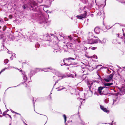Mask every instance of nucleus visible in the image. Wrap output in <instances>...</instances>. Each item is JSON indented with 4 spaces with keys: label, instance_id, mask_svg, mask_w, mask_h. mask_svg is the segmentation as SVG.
<instances>
[{
    "label": "nucleus",
    "instance_id": "obj_35",
    "mask_svg": "<svg viewBox=\"0 0 125 125\" xmlns=\"http://www.w3.org/2000/svg\"><path fill=\"white\" fill-rule=\"evenodd\" d=\"M92 57L93 58H95L96 59H97V56L95 55H94L93 56H92Z\"/></svg>",
    "mask_w": 125,
    "mask_h": 125
},
{
    "label": "nucleus",
    "instance_id": "obj_39",
    "mask_svg": "<svg viewBox=\"0 0 125 125\" xmlns=\"http://www.w3.org/2000/svg\"><path fill=\"white\" fill-rule=\"evenodd\" d=\"M70 46L71 47H73V44L71 43H70V44H69Z\"/></svg>",
    "mask_w": 125,
    "mask_h": 125
},
{
    "label": "nucleus",
    "instance_id": "obj_9",
    "mask_svg": "<svg viewBox=\"0 0 125 125\" xmlns=\"http://www.w3.org/2000/svg\"><path fill=\"white\" fill-rule=\"evenodd\" d=\"M20 71H21L22 72V75L23 78V80H24V83H25L27 79L26 75L24 72H22V70H20Z\"/></svg>",
    "mask_w": 125,
    "mask_h": 125
},
{
    "label": "nucleus",
    "instance_id": "obj_36",
    "mask_svg": "<svg viewBox=\"0 0 125 125\" xmlns=\"http://www.w3.org/2000/svg\"><path fill=\"white\" fill-rule=\"evenodd\" d=\"M61 66H62L63 65H65L66 66H68V64H67L66 63H65L63 64H61Z\"/></svg>",
    "mask_w": 125,
    "mask_h": 125
},
{
    "label": "nucleus",
    "instance_id": "obj_61",
    "mask_svg": "<svg viewBox=\"0 0 125 125\" xmlns=\"http://www.w3.org/2000/svg\"><path fill=\"white\" fill-rule=\"evenodd\" d=\"M1 26H0V29H1Z\"/></svg>",
    "mask_w": 125,
    "mask_h": 125
},
{
    "label": "nucleus",
    "instance_id": "obj_62",
    "mask_svg": "<svg viewBox=\"0 0 125 125\" xmlns=\"http://www.w3.org/2000/svg\"><path fill=\"white\" fill-rule=\"evenodd\" d=\"M118 42V43H119H119H120V42Z\"/></svg>",
    "mask_w": 125,
    "mask_h": 125
},
{
    "label": "nucleus",
    "instance_id": "obj_40",
    "mask_svg": "<svg viewBox=\"0 0 125 125\" xmlns=\"http://www.w3.org/2000/svg\"><path fill=\"white\" fill-rule=\"evenodd\" d=\"M116 41L115 40L114 41V42H113V44H116L117 43V42H114V41Z\"/></svg>",
    "mask_w": 125,
    "mask_h": 125
},
{
    "label": "nucleus",
    "instance_id": "obj_30",
    "mask_svg": "<svg viewBox=\"0 0 125 125\" xmlns=\"http://www.w3.org/2000/svg\"><path fill=\"white\" fill-rule=\"evenodd\" d=\"M85 65L83 64V65H82V66L81 68H82V69H83V70H85L86 69L85 68Z\"/></svg>",
    "mask_w": 125,
    "mask_h": 125
},
{
    "label": "nucleus",
    "instance_id": "obj_46",
    "mask_svg": "<svg viewBox=\"0 0 125 125\" xmlns=\"http://www.w3.org/2000/svg\"><path fill=\"white\" fill-rule=\"evenodd\" d=\"M77 41L79 43H80V40H77Z\"/></svg>",
    "mask_w": 125,
    "mask_h": 125
},
{
    "label": "nucleus",
    "instance_id": "obj_56",
    "mask_svg": "<svg viewBox=\"0 0 125 125\" xmlns=\"http://www.w3.org/2000/svg\"><path fill=\"white\" fill-rule=\"evenodd\" d=\"M5 117H6V118H8V117H9L8 116H7V115H6V116H5Z\"/></svg>",
    "mask_w": 125,
    "mask_h": 125
},
{
    "label": "nucleus",
    "instance_id": "obj_12",
    "mask_svg": "<svg viewBox=\"0 0 125 125\" xmlns=\"http://www.w3.org/2000/svg\"><path fill=\"white\" fill-rule=\"evenodd\" d=\"M40 69H39V68H36L34 70H31V73L32 75V76L33 75H34L35 73H36L39 71H40Z\"/></svg>",
    "mask_w": 125,
    "mask_h": 125
},
{
    "label": "nucleus",
    "instance_id": "obj_64",
    "mask_svg": "<svg viewBox=\"0 0 125 125\" xmlns=\"http://www.w3.org/2000/svg\"><path fill=\"white\" fill-rule=\"evenodd\" d=\"M11 125V123L10 124H9V125Z\"/></svg>",
    "mask_w": 125,
    "mask_h": 125
},
{
    "label": "nucleus",
    "instance_id": "obj_38",
    "mask_svg": "<svg viewBox=\"0 0 125 125\" xmlns=\"http://www.w3.org/2000/svg\"><path fill=\"white\" fill-rule=\"evenodd\" d=\"M65 87H63V88H62V89H58L57 90V91H61V90H62V89H65Z\"/></svg>",
    "mask_w": 125,
    "mask_h": 125
},
{
    "label": "nucleus",
    "instance_id": "obj_26",
    "mask_svg": "<svg viewBox=\"0 0 125 125\" xmlns=\"http://www.w3.org/2000/svg\"><path fill=\"white\" fill-rule=\"evenodd\" d=\"M9 62V60L7 59H5L4 61V62L5 63L7 64Z\"/></svg>",
    "mask_w": 125,
    "mask_h": 125
},
{
    "label": "nucleus",
    "instance_id": "obj_50",
    "mask_svg": "<svg viewBox=\"0 0 125 125\" xmlns=\"http://www.w3.org/2000/svg\"><path fill=\"white\" fill-rule=\"evenodd\" d=\"M11 112L13 113H15V112H15L13 111V110L12 111V112Z\"/></svg>",
    "mask_w": 125,
    "mask_h": 125
},
{
    "label": "nucleus",
    "instance_id": "obj_11",
    "mask_svg": "<svg viewBox=\"0 0 125 125\" xmlns=\"http://www.w3.org/2000/svg\"><path fill=\"white\" fill-rule=\"evenodd\" d=\"M100 107L101 109L104 112L108 113L109 112V111L107 109L105 108L104 106H102L101 105H100Z\"/></svg>",
    "mask_w": 125,
    "mask_h": 125
},
{
    "label": "nucleus",
    "instance_id": "obj_20",
    "mask_svg": "<svg viewBox=\"0 0 125 125\" xmlns=\"http://www.w3.org/2000/svg\"><path fill=\"white\" fill-rule=\"evenodd\" d=\"M75 59L73 58H71V57H69L68 58H64L63 60V62H64V61L65 60H74Z\"/></svg>",
    "mask_w": 125,
    "mask_h": 125
},
{
    "label": "nucleus",
    "instance_id": "obj_63",
    "mask_svg": "<svg viewBox=\"0 0 125 125\" xmlns=\"http://www.w3.org/2000/svg\"><path fill=\"white\" fill-rule=\"evenodd\" d=\"M10 111H11V112H12V111L11 109H10Z\"/></svg>",
    "mask_w": 125,
    "mask_h": 125
},
{
    "label": "nucleus",
    "instance_id": "obj_23",
    "mask_svg": "<svg viewBox=\"0 0 125 125\" xmlns=\"http://www.w3.org/2000/svg\"><path fill=\"white\" fill-rule=\"evenodd\" d=\"M116 37H117L118 38H119L120 39H123L124 38V37L120 36L119 34H116Z\"/></svg>",
    "mask_w": 125,
    "mask_h": 125
},
{
    "label": "nucleus",
    "instance_id": "obj_1",
    "mask_svg": "<svg viewBox=\"0 0 125 125\" xmlns=\"http://www.w3.org/2000/svg\"><path fill=\"white\" fill-rule=\"evenodd\" d=\"M27 4H24L22 6V8L24 10H27L28 8H32L33 11L37 12L38 13L37 14H41L39 9L38 7L37 4L32 0H27Z\"/></svg>",
    "mask_w": 125,
    "mask_h": 125
},
{
    "label": "nucleus",
    "instance_id": "obj_54",
    "mask_svg": "<svg viewBox=\"0 0 125 125\" xmlns=\"http://www.w3.org/2000/svg\"><path fill=\"white\" fill-rule=\"evenodd\" d=\"M23 123L26 125H27V124H26L24 122V121H23Z\"/></svg>",
    "mask_w": 125,
    "mask_h": 125
},
{
    "label": "nucleus",
    "instance_id": "obj_15",
    "mask_svg": "<svg viewBox=\"0 0 125 125\" xmlns=\"http://www.w3.org/2000/svg\"><path fill=\"white\" fill-rule=\"evenodd\" d=\"M41 69L40 70H41V71H43L45 72H47L49 71L48 70V69L52 70V68L51 67H50L48 68H43L42 69Z\"/></svg>",
    "mask_w": 125,
    "mask_h": 125
},
{
    "label": "nucleus",
    "instance_id": "obj_14",
    "mask_svg": "<svg viewBox=\"0 0 125 125\" xmlns=\"http://www.w3.org/2000/svg\"><path fill=\"white\" fill-rule=\"evenodd\" d=\"M100 29L98 27H96L94 29V31L97 34H98L100 32Z\"/></svg>",
    "mask_w": 125,
    "mask_h": 125
},
{
    "label": "nucleus",
    "instance_id": "obj_6",
    "mask_svg": "<svg viewBox=\"0 0 125 125\" xmlns=\"http://www.w3.org/2000/svg\"><path fill=\"white\" fill-rule=\"evenodd\" d=\"M40 3H41L43 1L45 2L48 5L47 6L48 7H50L51 4L52 2L54 0H37Z\"/></svg>",
    "mask_w": 125,
    "mask_h": 125
},
{
    "label": "nucleus",
    "instance_id": "obj_18",
    "mask_svg": "<svg viewBox=\"0 0 125 125\" xmlns=\"http://www.w3.org/2000/svg\"><path fill=\"white\" fill-rule=\"evenodd\" d=\"M98 39H97L98 40V41H99V42H100V43L101 44L104 43L106 42V40L105 39H103L102 41H100L99 40L98 38Z\"/></svg>",
    "mask_w": 125,
    "mask_h": 125
},
{
    "label": "nucleus",
    "instance_id": "obj_59",
    "mask_svg": "<svg viewBox=\"0 0 125 125\" xmlns=\"http://www.w3.org/2000/svg\"><path fill=\"white\" fill-rule=\"evenodd\" d=\"M10 58L12 60L13 59V58H12L11 57H10Z\"/></svg>",
    "mask_w": 125,
    "mask_h": 125
},
{
    "label": "nucleus",
    "instance_id": "obj_32",
    "mask_svg": "<svg viewBox=\"0 0 125 125\" xmlns=\"http://www.w3.org/2000/svg\"><path fill=\"white\" fill-rule=\"evenodd\" d=\"M9 68L8 67V68H4L2 69V70H1L0 71V72L2 73V72H4L5 70H6L8 69Z\"/></svg>",
    "mask_w": 125,
    "mask_h": 125
},
{
    "label": "nucleus",
    "instance_id": "obj_22",
    "mask_svg": "<svg viewBox=\"0 0 125 125\" xmlns=\"http://www.w3.org/2000/svg\"><path fill=\"white\" fill-rule=\"evenodd\" d=\"M40 46V44L37 42L36 43L35 45V47L36 48H39Z\"/></svg>",
    "mask_w": 125,
    "mask_h": 125
},
{
    "label": "nucleus",
    "instance_id": "obj_24",
    "mask_svg": "<svg viewBox=\"0 0 125 125\" xmlns=\"http://www.w3.org/2000/svg\"><path fill=\"white\" fill-rule=\"evenodd\" d=\"M34 37L35 38V39L36 40H37L38 41H39V40H40V38H37V37H38L37 36V35H34ZM39 41V42H40V41Z\"/></svg>",
    "mask_w": 125,
    "mask_h": 125
},
{
    "label": "nucleus",
    "instance_id": "obj_53",
    "mask_svg": "<svg viewBox=\"0 0 125 125\" xmlns=\"http://www.w3.org/2000/svg\"><path fill=\"white\" fill-rule=\"evenodd\" d=\"M55 76H53V79H54V80H55Z\"/></svg>",
    "mask_w": 125,
    "mask_h": 125
},
{
    "label": "nucleus",
    "instance_id": "obj_33",
    "mask_svg": "<svg viewBox=\"0 0 125 125\" xmlns=\"http://www.w3.org/2000/svg\"><path fill=\"white\" fill-rule=\"evenodd\" d=\"M7 27L5 25L4 26L3 28V31H4L6 29Z\"/></svg>",
    "mask_w": 125,
    "mask_h": 125
},
{
    "label": "nucleus",
    "instance_id": "obj_37",
    "mask_svg": "<svg viewBox=\"0 0 125 125\" xmlns=\"http://www.w3.org/2000/svg\"><path fill=\"white\" fill-rule=\"evenodd\" d=\"M91 49L92 50H94L96 49L97 48L96 47H93L91 48Z\"/></svg>",
    "mask_w": 125,
    "mask_h": 125
},
{
    "label": "nucleus",
    "instance_id": "obj_57",
    "mask_svg": "<svg viewBox=\"0 0 125 125\" xmlns=\"http://www.w3.org/2000/svg\"><path fill=\"white\" fill-rule=\"evenodd\" d=\"M46 8L44 7L43 8V10H45V9Z\"/></svg>",
    "mask_w": 125,
    "mask_h": 125
},
{
    "label": "nucleus",
    "instance_id": "obj_10",
    "mask_svg": "<svg viewBox=\"0 0 125 125\" xmlns=\"http://www.w3.org/2000/svg\"><path fill=\"white\" fill-rule=\"evenodd\" d=\"M40 20L39 21V23L40 24L44 23V24L45 23H46V22L45 19L44 17L42 16L40 19Z\"/></svg>",
    "mask_w": 125,
    "mask_h": 125
},
{
    "label": "nucleus",
    "instance_id": "obj_55",
    "mask_svg": "<svg viewBox=\"0 0 125 125\" xmlns=\"http://www.w3.org/2000/svg\"><path fill=\"white\" fill-rule=\"evenodd\" d=\"M43 115L45 116L46 117V118L47 119L48 118H47V116H46L45 115Z\"/></svg>",
    "mask_w": 125,
    "mask_h": 125
},
{
    "label": "nucleus",
    "instance_id": "obj_41",
    "mask_svg": "<svg viewBox=\"0 0 125 125\" xmlns=\"http://www.w3.org/2000/svg\"><path fill=\"white\" fill-rule=\"evenodd\" d=\"M123 36H124V37L125 38V34L124 31H123Z\"/></svg>",
    "mask_w": 125,
    "mask_h": 125
},
{
    "label": "nucleus",
    "instance_id": "obj_58",
    "mask_svg": "<svg viewBox=\"0 0 125 125\" xmlns=\"http://www.w3.org/2000/svg\"><path fill=\"white\" fill-rule=\"evenodd\" d=\"M90 86H88V87H89V89H90Z\"/></svg>",
    "mask_w": 125,
    "mask_h": 125
},
{
    "label": "nucleus",
    "instance_id": "obj_51",
    "mask_svg": "<svg viewBox=\"0 0 125 125\" xmlns=\"http://www.w3.org/2000/svg\"><path fill=\"white\" fill-rule=\"evenodd\" d=\"M51 94H52V93H51L50 94V95H49V96H50V98H51Z\"/></svg>",
    "mask_w": 125,
    "mask_h": 125
},
{
    "label": "nucleus",
    "instance_id": "obj_31",
    "mask_svg": "<svg viewBox=\"0 0 125 125\" xmlns=\"http://www.w3.org/2000/svg\"><path fill=\"white\" fill-rule=\"evenodd\" d=\"M58 49H53V52H54V53H55V52H58Z\"/></svg>",
    "mask_w": 125,
    "mask_h": 125
},
{
    "label": "nucleus",
    "instance_id": "obj_45",
    "mask_svg": "<svg viewBox=\"0 0 125 125\" xmlns=\"http://www.w3.org/2000/svg\"><path fill=\"white\" fill-rule=\"evenodd\" d=\"M4 20L6 21H7L8 20V19L7 18H4Z\"/></svg>",
    "mask_w": 125,
    "mask_h": 125
},
{
    "label": "nucleus",
    "instance_id": "obj_47",
    "mask_svg": "<svg viewBox=\"0 0 125 125\" xmlns=\"http://www.w3.org/2000/svg\"><path fill=\"white\" fill-rule=\"evenodd\" d=\"M9 17L10 19H11L12 18V16L11 15H10L9 16Z\"/></svg>",
    "mask_w": 125,
    "mask_h": 125
},
{
    "label": "nucleus",
    "instance_id": "obj_5",
    "mask_svg": "<svg viewBox=\"0 0 125 125\" xmlns=\"http://www.w3.org/2000/svg\"><path fill=\"white\" fill-rule=\"evenodd\" d=\"M98 40L97 39H93L92 38H88L86 42L88 44H92L98 43Z\"/></svg>",
    "mask_w": 125,
    "mask_h": 125
},
{
    "label": "nucleus",
    "instance_id": "obj_3",
    "mask_svg": "<svg viewBox=\"0 0 125 125\" xmlns=\"http://www.w3.org/2000/svg\"><path fill=\"white\" fill-rule=\"evenodd\" d=\"M110 70H111L113 71V73L111 74H110L109 75L107 76V77L104 79V81L107 82H109L110 80H112L113 78L114 75L115 74V71L111 69H110ZM108 72H108L109 73H111L110 69H108Z\"/></svg>",
    "mask_w": 125,
    "mask_h": 125
},
{
    "label": "nucleus",
    "instance_id": "obj_44",
    "mask_svg": "<svg viewBox=\"0 0 125 125\" xmlns=\"http://www.w3.org/2000/svg\"><path fill=\"white\" fill-rule=\"evenodd\" d=\"M84 49L85 50H87V48L85 47H84Z\"/></svg>",
    "mask_w": 125,
    "mask_h": 125
},
{
    "label": "nucleus",
    "instance_id": "obj_52",
    "mask_svg": "<svg viewBox=\"0 0 125 125\" xmlns=\"http://www.w3.org/2000/svg\"><path fill=\"white\" fill-rule=\"evenodd\" d=\"M109 124H110V125H113L112 123H110Z\"/></svg>",
    "mask_w": 125,
    "mask_h": 125
},
{
    "label": "nucleus",
    "instance_id": "obj_48",
    "mask_svg": "<svg viewBox=\"0 0 125 125\" xmlns=\"http://www.w3.org/2000/svg\"><path fill=\"white\" fill-rule=\"evenodd\" d=\"M116 101V100H113V104H114V103Z\"/></svg>",
    "mask_w": 125,
    "mask_h": 125
},
{
    "label": "nucleus",
    "instance_id": "obj_34",
    "mask_svg": "<svg viewBox=\"0 0 125 125\" xmlns=\"http://www.w3.org/2000/svg\"><path fill=\"white\" fill-rule=\"evenodd\" d=\"M23 82H22V83H21L19 85H18L17 86H13V87H9V88H8L7 89H8V88H12V87H16L17 86H18L20 84H23Z\"/></svg>",
    "mask_w": 125,
    "mask_h": 125
},
{
    "label": "nucleus",
    "instance_id": "obj_19",
    "mask_svg": "<svg viewBox=\"0 0 125 125\" xmlns=\"http://www.w3.org/2000/svg\"><path fill=\"white\" fill-rule=\"evenodd\" d=\"M3 116H6V115H7L9 117H10V121H11V119H12V118L11 116L9 115V114H7L5 113L4 112L3 113Z\"/></svg>",
    "mask_w": 125,
    "mask_h": 125
},
{
    "label": "nucleus",
    "instance_id": "obj_60",
    "mask_svg": "<svg viewBox=\"0 0 125 125\" xmlns=\"http://www.w3.org/2000/svg\"><path fill=\"white\" fill-rule=\"evenodd\" d=\"M122 31H123H123H124V30H123V29H122Z\"/></svg>",
    "mask_w": 125,
    "mask_h": 125
},
{
    "label": "nucleus",
    "instance_id": "obj_17",
    "mask_svg": "<svg viewBox=\"0 0 125 125\" xmlns=\"http://www.w3.org/2000/svg\"><path fill=\"white\" fill-rule=\"evenodd\" d=\"M113 84V83H105L104 84V85L105 86H111V85Z\"/></svg>",
    "mask_w": 125,
    "mask_h": 125
},
{
    "label": "nucleus",
    "instance_id": "obj_49",
    "mask_svg": "<svg viewBox=\"0 0 125 125\" xmlns=\"http://www.w3.org/2000/svg\"><path fill=\"white\" fill-rule=\"evenodd\" d=\"M33 105H34V99H33Z\"/></svg>",
    "mask_w": 125,
    "mask_h": 125
},
{
    "label": "nucleus",
    "instance_id": "obj_43",
    "mask_svg": "<svg viewBox=\"0 0 125 125\" xmlns=\"http://www.w3.org/2000/svg\"><path fill=\"white\" fill-rule=\"evenodd\" d=\"M2 114V112L1 111V110L0 109V114ZM2 117V116L0 115V117Z\"/></svg>",
    "mask_w": 125,
    "mask_h": 125
},
{
    "label": "nucleus",
    "instance_id": "obj_4",
    "mask_svg": "<svg viewBox=\"0 0 125 125\" xmlns=\"http://www.w3.org/2000/svg\"><path fill=\"white\" fill-rule=\"evenodd\" d=\"M56 75L57 77V80L56 81L54 85V86L58 82V81L61 80L63 78H65L66 77V75L64 74L61 73L59 72H57L56 73Z\"/></svg>",
    "mask_w": 125,
    "mask_h": 125
},
{
    "label": "nucleus",
    "instance_id": "obj_13",
    "mask_svg": "<svg viewBox=\"0 0 125 125\" xmlns=\"http://www.w3.org/2000/svg\"><path fill=\"white\" fill-rule=\"evenodd\" d=\"M73 73L74 74H68L67 75L68 77H72V78H74L76 76V73L74 71L73 72Z\"/></svg>",
    "mask_w": 125,
    "mask_h": 125
},
{
    "label": "nucleus",
    "instance_id": "obj_28",
    "mask_svg": "<svg viewBox=\"0 0 125 125\" xmlns=\"http://www.w3.org/2000/svg\"><path fill=\"white\" fill-rule=\"evenodd\" d=\"M106 0H105V2ZM117 1H118L119 2H121L122 3H124L125 4V1L124 2L123 1H122L120 0H116Z\"/></svg>",
    "mask_w": 125,
    "mask_h": 125
},
{
    "label": "nucleus",
    "instance_id": "obj_42",
    "mask_svg": "<svg viewBox=\"0 0 125 125\" xmlns=\"http://www.w3.org/2000/svg\"><path fill=\"white\" fill-rule=\"evenodd\" d=\"M15 114H17V115H19L21 116V115L19 113H17L16 112H15Z\"/></svg>",
    "mask_w": 125,
    "mask_h": 125
},
{
    "label": "nucleus",
    "instance_id": "obj_8",
    "mask_svg": "<svg viewBox=\"0 0 125 125\" xmlns=\"http://www.w3.org/2000/svg\"><path fill=\"white\" fill-rule=\"evenodd\" d=\"M84 14H82L81 15H77L76 17L80 19H81L82 18H85L86 17L87 12L86 11H84Z\"/></svg>",
    "mask_w": 125,
    "mask_h": 125
},
{
    "label": "nucleus",
    "instance_id": "obj_27",
    "mask_svg": "<svg viewBox=\"0 0 125 125\" xmlns=\"http://www.w3.org/2000/svg\"><path fill=\"white\" fill-rule=\"evenodd\" d=\"M84 4H86L88 2L87 0H80Z\"/></svg>",
    "mask_w": 125,
    "mask_h": 125
},
{
    "label": "nucleus",
    "instance_id": "obj_7",
    "mask_svg": "<svg viewBox=\"0 0 125 125\" xmlns=\"http://www.w3.org/2000/svg\"><path fill=\"white\" fill-rule=\"evenodd\" d=\"M104 88H105V87L104 86H100L98 87L97 91L100 95H106L107 94H106L104 93L103 91L102 92V90Z\"/></svg>",
    "mask_w": 125,
    "mask_h": 125
},
{
    "label": "nucleus",
    "instance_id": "obj_2",
    "mask_svg": "<svg viewBox=\"0 0 125 125\" xmlns=\"http://www.w3.org/2000/svg\"><path fill=\"white\" fill-rule=\"evenodd\" d=\"M53 37L52 34H46L43 36V40L44 41H49L51 44V43L52 42V39Z\"/></svg>",
    "mask_w": 125,
    "mask_h": 125
},
{
    "label": "nucleus",
    "instance_id": "obj_16",
    "mask_svg": "<svg viewBox=\"0 0 125 125\" xmlns=\"http://www.w3.org/2000/svg\"><path fill=\"white\" fill-rule=\"evenodd\" d=\"M82 71H83V72L82 73H83V74L87 75L88 74V69H86L85 70H83Z\"/></svg>",
    "mask_w": 125,
    "mask_h": 125
},
{
    "label": "nucleus",
    "instance_id": "obj_21",
    "mask_svg": "<svg viewBox=\"0 0 125 125\" xmlns=\"http://www.w3.org/2000/svg\"><path fill=\"white\" fill-rule=\"evenodd\" d=\"M93 34L92 32H89L88 34L89 38H92V37L93 36Z\"/></svg>",
    "mask_w": 125,
    "mask_h": 125
},
{
    "label": "nucleus",
    "instance_id": "obj_25",
    "mask_svg": "<svg viewBox=\"0 0 125 125\" xmlns=\"http://www.w3.org/2000/svg\"><path fill=\"white\" fill-rule=\"evenodd\" d=\"M63 116L64 118V123H66V118H67V117L66 116V115L64 114L63 115Z\"/></svg>",
    "mask_w": 125,
    "mask_h": 125
},
{
    "label": "nucleus",
    "instance_id": "obj_29",
    "mask_svg": "<svg viewBox=\"0 0 125 125\" xmlns=\"http://www.w3.org/2000/svg\"><path fill=\"white\" fill-rule=\"evenodd\" d=\"M68 39L70 41H71L72 40V38L71 37V35L68 36Z\"/></svg>",
    "mask_w": 125,
    "mask_h": 125
}]
</instances>
